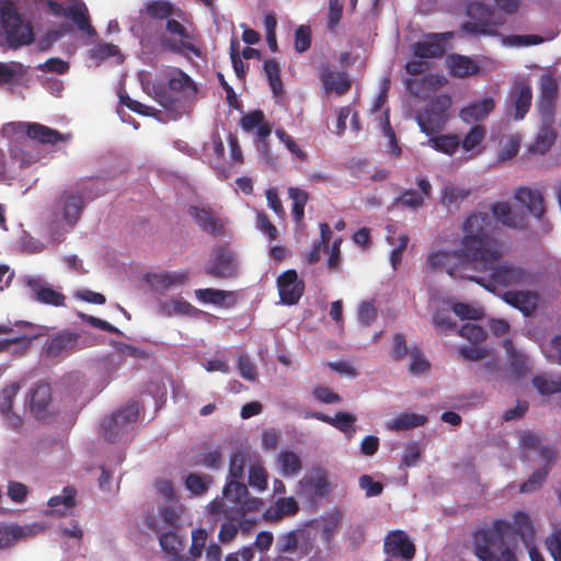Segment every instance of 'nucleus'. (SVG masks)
<instances>
[{
	"mask_svg": "<svg viewBox=\"0 0 561 561\" xmlns=\"http://www.w3.org/2000/svg\"><path fill=\"white\" fill-rule=\"evenodd\" d=\"M462 231L459 250L432 252L427 265L432 270H444L451 277L473 280L478 276L468 272L479 271L480 264L489 267L501 255V240L494 236V220L486 213L471 214L465 220Z\"/></svg>",
	"mask_w": 561,
	"mask_h": 561,
	"instance_id": "1",
	"label": "nucleus"
},
{
	"mask_svg": "<svg viewBox=\"0 0 561 561\" xmlns=\"http://www.w3.org/2000/svg\"><path fill=\"white\" fill-rule=\"evenodd\" d=\"M513 535L512 527L502 519L478 529L473 535L474 554L480 561H516L510 542Z\"/></svg>",
	"mask_w": 561,
	"mask_h": 561,
	"instance_id": "2",
	"label": "nucleus"
},
{
	"mask_svg": "<svg viewBox=\"0 0 561 561\" xmlns=\"http://www.w3.org/2000/svg\"><path fill=\"white\" fill-rule=\"evenodd\" d=\"M502 256L503 243L501 242V255L494 259L489 267H483L482 264L479 266V272L488 275L478 276L473 282L490 293H495L499 287L525 286L535 283L534 275L527 268L507 261L500 263Z\"/></svg>",
	"mask_w": 561,
	"mask_h": 561,
	"instance_id": "3",
	"label": "nucleus"
},
{
	"mask_svg": "<svg viewBox=\"0 0 561 561\" xmlns=\"http://www.w3.org/2000/svg\"><path fill=\"white\" fill-rule=\"evenodd\" d=\"M262 506V500L249 497L244 483L228 481L222 490L221 500L213 499V515L224 513L231 520H240L247 513L256 512Z\"/></svg>",
	"mask_w": 561,
	"mask_h": 561,
	"instance_id": "4",
	"label": "nucleus"
},
{
	"mask_svg": "<svg viewBox=\"0 0 561 561\" xmlns=\"http://www.w3.org/2000/svg\"><path fill=\"white\" fill-rule=\"evenodd\" d=\"M2 33L0 46L16 49L33 43L34 34L31 23L24 22L12 2L0 7Z\"/></svg>",
	"mask_w": 561,
	"mask_h": 561,
	"instance_id": "5",
	"label": "nucleus"
},
{
	"mask_svg": "<svg viewBox=\"0 0 561 561\" xmlns=\"http://www.w3.org/2000/svg\"><path fill=\"white\" fill-rule=\"evenodd\" d=\"M168 87L170 91L161 93L159 102L174 119L186 112L187 99L195 94L196 88L193 80L178 68L170 71Z\"/></svg>",
	"mask_w": 561,
	"mask_h": 561,
	"instance_id": "6",
	"label": "nucleus"
},
{
	"mask_svg": "<svg viewBox=\"0 0 561 561\" xmlns=\"http://www.w3.org/2000/svg\"><path fill=\"white\" fill-rule=\"evenodd\" d=\"M451 104L449 94H439L431 99L415 115L421 131L432 136L443 130L449 119Z\"/></svg>",
	"mask_w": 561,
	"mask_h": 561,
	"instance_id": "7",
	"label": "nucleus"
},
{
	"mask_svg": "<svg viewBox=\"0 0 561 561\" xmlns=\"http://www.w3.org/2000/svg\"><path fill=\"white\" fill-rule=\"evenodd\" d=\"M98 194H92L87 182H78L61 192L56 199V207L61 210L66 222L73 226L79 220L87 201L93 199Z\"/></svg>",
	"mask_w": 561,
	"mask_h": 561,
	"instance_id": "8",
	"label": "nucleus"
},
{
	"mask_svg": "<svg viewBox=\"0 0 561 561\" xmlns=\"http://www.w3.org/2000/svg\"><path fill=\"white\" fill-rule=\"evenodd\" d=\"M165 33L167 36L161 39L163 47L184 56H201V50L195 45L193 36L174 16L165 22Z\"/></svg>",
	"mask_w": 561,
	"mask_h": 561,
	"instance_id": "9",
	"label": "nucleus"
},
{
	"mask_svg": "<svg viewBox=\"0 0 561 561\" xmlns=\"http://www.w3.org/2000/svg\"><path fill=\"white\" fill-rule=\"evenodd\" d=\"M139 415V408L136 402L128 403L117 410L103 422L104 436L107 442L114 443L121 439L133 428Z\"/></svg>",
	"mask_w": 561,
	"mask_h": 561,
	"instance_id": "10",
	"label": "nucleus"
},
{
	"mask_svg": "<svg viewBox=\"0 0 561 561\" xmlns=\"http://www.w3.org/2000/svg\"><path fill=\"white\" fill-rule=\"evenodd\" d=\"M25 404L34 419L47 422L54 417L56 411L53 404V394L49 383L39 381L27 392Z\"/></svg>",
	"mask_w": 561,
	"mask_h": 561,
	"instance_id": "11",
	"label": "nucleus"
},
{
	"mask_svg": "<svg viewBox=\"0 0 561 561\" xmlns=\"http://www.w3.org/2000/svg\"><path fill=\"white\" fill-rule=\"evenodd\" d=\"M331 492L328 472L322 468H313L298 482L297 493L308 499H323Z\"/></svg>",
	"mask_w": 561,
	"mask_h": 561,
	"instance_id": "12",
	"label": "nucleus"
},
{
	"mask_svg": "<svg viewBox=\"0 0 561 561\" xmlns=\"http://www.w3.org/2000/svg\"><path fill=\"white\" fill-rule=\"evenodd\" d=\"M539 99L538 112L541 119L547 123L553 122L554 104L559 92V84L557 79L550 73L546 72L539 79Z\"/></svg>",
	"mask_w": 561,
	"mask_h": 561,
	"instance_id": "13",
	"label": "nucleus"
},
{
	"mask_svg": "<svg viewBox=\"0 0 561 561\" xmlns=\"http://www.w3.org/2000/svg\"><path fill=\"white\" fill-rule=\"evenodd\" d=\"M280 302L287 306L298 304L305 293V282L294 268L283 272L276 279Z\"/></svg>",
	"mask_w": 561,
	"mask_h": 561,
	"instance_id": "14",
	"label": "nucleus"
},
{
	"mask_svg": "<svg viewBox=\"0 0 561 561\" xmlns=\"http://www.w3.org/2000/svg\"><path fill=\"white\" fill-rule=\"evenodd\" d=\"M453 37V32L427 33L424 35V41L412 44L411 51L420 59L440 58L445 54L444 42Z\"/></svg>",
	"mask_w": 561,
	"mask_h": 561,
	"instance_id": "15",
	"label": "nucleus"
},
{
	"mask_svg": "<svg viewBox=\"0 0 561 561\" xmlns=\"http://www.w3.org/2000/svg\"><path fill=\"white\" fill-rule=\"evenodd\" d=\"M415 551V545L403 530H391L385 538L383 552L390 558L411 561Z\"/></svg>",
	"mask_w": 561,
	"mask_h": 561,
	"instance_id": "16",
	"label": "nucleus"
},
{
	"mask_svg": "<svg viewBox=\"0 0 561 561\" xmlns=\"http://www.w3.org/2000/svg\"><path fill=\"white\" fill-rule=\"evenodd\" d=\"M531 100L533 91L529 82L525 79L516 81L507 98L508 110L514 119L519 121L525 117L530 108Z\"/></svg>",
	"mask_w": 561,
	"mask_h": 561,
	"instance_id": "17",
	"label": "nucleus"
},
{
	"mask_svg": "<svg viewBox=\"0 0 561 561\" xmlns=\"http://www.w3.org/2000/svg\"><path fill=\"white\" fill-rule=\"evenodd\" d=\"M78 344V334L61 332L48 339L43 347V354L49 359H59L73 352Z\"/></svg>",
	"mask_w": 561,
	"mask_h": 561,
	"instance_id": "18",
	"label": "nucleus"
},
{
	"mask_svg": "<svg viewBox=\"0 0 561 561\" xmlns=\"http://www.w3.org/2000/svg\"><path fill=\"white\" fill-rule=\"evenodd\" d=\"M502 299L524 316H530L537 310L539 294L534 290H508L502 295Z\"/></svg>",
	"mask_w": 561,
	"mask_h": 561,
	"instance_id": "19",
	"label": "nucleus"
},
{
	"mask_svg": "<svg viewBox=\"0 0 561 561\" xmlns=\"http://www.w3.org/2000/svg\"><path fill=\"white\" fill-rule=\"evenodd\" d=\"M540 458L543 460V467L537 469L533 472L527 481L522 483L520 492L522 493H531L538 490L542 483L545 482L551 467L553 460L556 458V450L553 447H541L540 448Z\"/></svg>",
	"mask_w": 561,
	"mask_h": 561,
	"instance_id": "20",
	"label": "nucleus"
},
{
	"mask_svg": "<svg viewBox=\"0 0 561 561\" xmlns=\"http://www.w3.org/2000/svg\"><path fill=\"white\" fill-rule=\"evenodd\" d=\"M307 416L330 424L342 432L347 439H352L356 433V417L348 412H337L334 416L327 415L322 412H310Z\"/></svg>",
	"mask_w": 561,
	"mask_h": 561,
	"instance_id": "21",
	"label": "nucleus"
},
{
	"mask_svg": "<svg viewBox=\"0 0 561 561\" xmlns=\"http://www.w3.org/2000/svg\"><path fill=\"white\" fill-rule=\"evenodd\" d=\"M23 126L26 136L42 145H55L58 141H67L70 137L39 123H24Z\"/></svg>",
	"mask_w": 561,
	"mask_h": 561,
	"instance_id": "22",
	"label": "nucleus"
},
{
	"mask_svg": "<svg viewBox=\"0 0 561 561\" xmlns=\"http://www.w3.org/2000/svg\"><path fill=\"white\" fill-rule=\"evenodd\" d=\"M515 199L525 206L534 217H543L546 206L543 195L539 190L520 186L515 192Z\"/></svg>",
	"mask_w": 561,
	"mask_h": 561,
	"instance_id": "23",
	"label": "nucleus"
},
{
	"mask_svg": "<svg viewBox=\"0 0 561 561\" xmlns=\"http://www.w3.org/2000/svg\"><path fill=\"white\" fill-rule=\"evenodd\" d=\"M238 274V265L236 263L234 253L228 248H219L216 250L213 260V276L220 278H232Z\"/></svg>",
	"mask_w": 561,
	"mask_h": 561,
	"instance_id": "24",
	"label": "nucleus"
},
{
	"mask_svg": "<svg viewBox=\"0 0 561 561\" xmlns=\"http://www.w3.org/2000/svg\"><path fill=\"white\" fill-rule=\"evenodd\" d=\"M27 286L32 290L36 301L54 307L65 306L66 296L44 284L42 279L31 278L27 280Z\"/></svg>",
	"mask_w": 561,
	"mask_h": 561,
	"instance_id": "25",
	"label": "nucleus"
},
{
	"mask_svg": "<svg viewBox=\"0 0 561 561\" xmlns=\"http://www.w3.org/2000/svg\"><path fill=\"white\" fill-rule=\"evenodd\" d=\"M493 217L502 225L512 229H525L527 227V219L524 214H517L512 210V207L506 202H497L491 207Z\"/></svg>",
	"mask_w": 561,
	"mask_h": 561,
	"instance_id": "26",
	"label": "nucleus"
},
{
	"mask_svg": "<svg viewBox=\"0 0 561 561\" xmlns=\"http://www.w3.org/2000/svg\"><path fill=\"white\" fill-rule=\"evenodd\" d=\"M495 107L493 98H484L479 101L471 102L468 106L459 112V117L466 124H471L484 119Z\"/></svg>",
	"mask_w": 561,
	"mask_h": 561,
	"instance_id": "27",
	"label": "nucleus"
},
{
	"mask_svg": "<svg viewBox=\"0 0 561 561\" xmlns=\"http://www.w3.org/2000/svg\"><path fill=\"white\" fill-rule=\"evenodd\" d=\"M446 65L451 77L467 78L477 75L480 67L468 56L450 54L446 58Z\"/></svg>",
	"mask_w": 561,
	"mask_h": 561,
	"instance_id": "28",
	"label": "nucleus"
},
{
	"mask_svg": "<svg viewBox=\"0 0 561 561\" xmlns=\"http://www.w3.org/2000/svg\"><path fill=\"white\" fill-rule=\"evenodd\" d=\"M468 14L473 18L480 15V18L478 22H465L462 24L463 31L471 34H491L488 23L491 12L485 4L479 2L471 3L468 7Z\"/></svg>",
	"mask_w": 561,
	"mask_h": 561,
	"instance_id": "29",
	"label": "nucleus"
},
{
	"mask_svg": "<svg viewBox=\"0 0 561 561\" xmlns=\"http://www.w3.org/2000/svg\"><path fill=\"white\" fill-rule=\"evenodd\" d=\"M321 82L325 93L335 92L343 95L351 89V80L344 72H333L330 68H324L320 73Z\"/></svg>",
	"mask_w": 561,
	"mask_h": 561,
	"instance_id": "30",
	"label": "nucleus"
},
{
	"mask_svg": "<svg viewBox=\"0 0 561 561\" xmlns=\"http://www.w3.org/2000/svg\"><path fill=\"white\" fill-rule=\"evenodd\" d=\"M190 279L187 271L154 273L148 276V283L154 289H169L173 286L184 285Z\"/></svg>",
	"mask_w": 561,
	"mask_h": 561,
	"instance_id": "31",
	"label": "nucleus"
},
{
	"mask_svg": "<svg viewBox=\"0 0 561 561\" xmlns=\"http://www.w3.org/2000/svg\"><path fill=\"white\" fill-rule=\"evenodd\" d=\"M298 511V503L293 496L279 497L273 506H270L264 512V517L267 520L277 522L284 516H293L297 514Z\"/></svg>",
	"mask_w": 561,
	"mask_h": 561,
	"instance_id": "32",
	"label": "nucleus"
},
{
	"mask_svg": "<svg viewBox=\"0 0 561 561\" xmlns=\"http://www.w3.org/2000/svg\"><path fill=\"white\" fill-rule=\"evenodd\" d=\"M67 18H70L76 26L89 36H94L96 34L95 28L90 23L88 8L84 2L78 1L69 5L67 10Z\"/></svg>",
	"mask_w": 561,
	"mask_h": 561,
	"instance_id": "33",
	"label": "nucleus"
},
{
	"mask_svg": "<svg viewBox=\"0 0 561 561\" xmlns=\"http://www.w3.org/2000/svg\"><path fill=\"white\" fill-rule=\"evenodd\" d=\"M77 490L73 486H65L62 494L51 496L48 500V506L51 508L53 515H65L68 510L77 505Z\"/></svg>",
	"mask_w": 561,
	"mask_h": 561,
	"instance_id": "34",
	"label": "nucleus"
},
{
	"mask_svg": "<svg viewBox=\"0 0 561 561\" xmlns=\"http://www.w3.org/2000/svg\"><path fill=\"white\" fill-rule=\"evenodd\" d=\"M440 85H443V78L434 73L423 75L420 79H411L408 81V88L411 93L416 96L425 95Z\"/></svg>",
	"mask_w": 561,
	"mask_h": 561,
	"instance_id": "35",
	"label": "nucleus"
},
{
	"mask_svg": "<svg viewBox=\"0 0 561 561\" xmlns=\"http://www.w3.org/2000/svg\"><path fill=\"white\" fill-rule=\"evenodd\" d=\"M513 529V538L510 539L512 551H514L516 547V538L520 537L523 540H526L527 537H531L534 535V527L528 514L524 512H516L514 514V523L511 524L506 522Z\"/></svg>",
	"mask_w": 561,
	"mask_h": 561,
	"instance_id": "36",
	"label": "nucleus"
},
{
	"mask_svg": "<svg viewBox=\"0 0 561 561\" xmlns=\"http://www.w3.org/2000/svg\"><path fill=\"white\" fill-rule=\"evenodd\" d=\"M557 133L552 127V123H547L542 119V127L540 128L535 141L530 146L531 153L545 154L554 144Z\"/></svg>",
	"mask_w": 561,
	"mask_h": 561,
	"instance_id": "37",
	"label": "nucleus"
},
{
	"mask_svg": "<svg viewBox=\"0 0 561 561\" xmlns=\"http://www.w3.org/2000/svg\"><path fill=\"white\" fill-rule=\"evenodd\" d=\"M533 386L541 396H551L561 392V376L553 374H538L533 378Z\"/></svg>",
	"mask_w": 561,
	"mask_h": 561,
	"instance_id": "38",
	"label": "nucleus"
},
{
	"mask_svg": "<svg viewBox=\"0 0 561 561\" xmlns=\"http://www.w3.org/2000/svg\"><path fill=\"white\" fill-rule=\"evenodd\" d=\"M160 515L162 517V522L164 527H159V523L156 520V517L148 516L146 518V525L152 529L154 533L160 534L165 529L175 528L180 518V513L174 506H165L160 510Z\"/></svg>",
	"mask_w": 561,
	"mask_h": 561,
	"instance_id": "39",
	"label": "nucleus"
},
{
	"mask_svg": "<svg viewBox=\"0 0 561 561\" xmlns=\"http://www.w3.org/2000/svg\"><path fill=\"white\" fill-rule=\"evenodd\" d=\"M27 75V67L19 61H0V85L18 83Z\"/></svg>",
	"mask_w": 561,
	"mask_h": 561,
	"instance_id": "40",
	"label": "nucleus"
},
{
	"mask_svg": "<svg viewBox=\"0 0 561 561\" xmlns=\"http://www.w3.org/2000/svg\"><path fill=\"white\" fill-rule=\"evenodd\" d=\"M160 311L168 317L173 316H196L201 312L197 308L192 306L183 298H174L170 301H164L160 305Z\"/></svg>",
	"mask_w": 561,
	"mask_h": 561,
	"instance_id": "41",
	"label": "nucleus"
},
{
	"mask_svg": "<svg viewBox=\"0 0 561 561\" xmlns=\"http://www.w3.org/2000/svg\"><path fill=\"white\" fill-rule=\"evenodd\" d=\"M427 146L433 148L434 150L451 156L454 154L459 146L460 139L455 134L447 135H432V137L427 140Z\"/></svg>",
	"mask_w": 561,
	"mask_h": 561,
	"instance_id": "42",
	"label": "nucleus"
},
{
	"mask_svg": "<svg viewBox=\"0 0 561 561\" xmlns=\"http://www.w3.org/2000/svg\"><path fill=\"white\" fill-rule=\"evenodd\" d=\"M426 422L427 417L423 414L401 413L389 422L388 428L392 431H407L423 426Z\"/></svg>",
	"mask_w": 561,
	"mask_h": 561,
	"instance_id": "43",
	"label": "nucleus"
},
{
	"mask_svg": "<svg viewBox=\"0 0 561 561\" xmlns=\"http://www.w3.org/2000/svg\"><path fill=\"white\" fill-rule=\"evenodd\" d=\"M159 542L162 550L169 556L170 560L174 559L184 549V541L176 531L168 529L159 536Z\"/></svg>",
	"mask_w": 561,
	"mask_h": 561,
	"instance_id": "44",
	"label": "nucleus"
},
{
	"mask_svg": "<svg viewBox=\"0 0 561 561\" xmlns=\"http://www.w3.org/2000/svg\"><path fill=\"white\" fill-rule=\"evenodd\" d=\"M263 71L268 80L271 90L274 95L280 96L284 93V90L280 79L279 64L274 58L267 59L264 61Z\"/></svg>",
	"mask_w": 561,
	"mask_h": 561,
	"instance_id": "45",
	"label": "nucleus"
},
{
	"mask_svg": "<svg viewBox=\"0 0 561 561\" xmlns=\"http://www.w3.org/2000/svg\"><path fill=\"white\" fill-rule=\"evenodd\" d=\"M277 461L280 466L282 473L285 477L295 476L302 468L301 459L294 451H280Z\"/></svg>",
	"mask_w": 561,
	"mask_h": 561,
	"instance_id": "46",
	"label": "nucleus"
},
{
	"mask_svg": "<svg viewBox=\"0 0 561 561\" xmlns=\"http://www.w3.org/2000/svg\"><path fill=\"white\" fill-rule=\"evenodd\" d=\"M288 195L293 201V218L297 224H299L305 216V207L308 201V194L298 187H289Z\"/></svg>",
	"mask_w": 561,
	"mask_h": 561,
	"instance_id": "47",
	"label": "nucleus"
},
{
	"mask_svg": "<svg viewBox=\"0 0 561 561\" xmlns=\"http://www.w3.org/2000/svg\"><path fill=\"white\" fill-rule=\"evenodd\" d=\"M470 195V190L458 187L454 184L445 185L442 192L440 202L443 205L450 207L463 202Z\"/></svg>",
	"mask_w": 561,
	"mask_h": 561,
	"instance_id": "48",
	"label": "nucleus"
},
{
	"mask_svg": "<svg viewBox=\"0 0 561 561\" xmlns=\"http://www.w3.org/2000/svg\"><path fill=\"white\" fill-rule=\"evenodd\" d=\"M267 480L268 474L261 460L250 466L248 482L251 486L256 488L259 491H264L267 488Z\"/></svg>",
	"mask_w": 561,
	"mask_h": 561,
	"instance_id": "49",
	"label": "nucleus"
},
{
	"mask_svg": "<svg viewBox=\"0 0 561 561\" xmlns=\"http://www.w3.org/2000/svg\"><path fill=\"white\" fill-rule=\"evenodd\" d=\"M146 13L148 16L157 20H169L171 16H175V10L173 5L167 1L156 0L147 4Z\"/></svg>",
	"mask_w": 561,
	"mask_h": 561,
	"instance_id": "50",
	"label": "nucleus"
},
{
	"mask_svg": "<svg viewBox=\"0 0 561 561\" xmlns=\"http://www.w3.org/2000/svg\"><path fill=\"white\" fill-rule=\"evenodd\" d=\"M486 128L483 125H474L470 128V130L466 134L462 141H460V146L465 151H471L476 149L485 138Z\"/></svg>",
	"mask_w": 561,
	"mask_h": 561,
	"instance_id": "51",
	"label": "nucleus"
},
{
	"mask_svg": "<svg viewBox=\"0 0 561 561\" xmlns=\"http://www.w3.org/2000/svg\"><path fill=\"white\" fill-rule=\"evenodd\" d=\"M30 530L22 526H11L0 534V549H5L28 535Z\"/></svg>",
	"mask_w": 561,
	"mask_h": 561,
	"instance_id": "52",
	"label": "nucleus"
},
{
	"mask_svg": "<svg viewBox=\"0 0 561 561\" xmlns=\"http://www.w3.org/2000/svg\"><path fill=\"white\" fill-rule=\"evenodd\" d=\"M239 299V293L236 290H221L213 288V306L221 308H232Z\"/></svg>",
	"mask_w": 561,
	"mask_h": 561,
	"instance_id": "53",
	"label": "nucleus"
},
{
	"mask_svg": "<svg viewBox=\"0 0 561 561\" xmlns=\"http://www.w3.org/2000/svg\"><path fill=\"white\" fill-rule=\"evenodd\" d=\"M20 391V385L10 383L0 391V414L13 410L14 400Z\"/></svg>",
	"mask_w": 561,
	"mask_h": 561,
	"instance_id": "54",
	"label": "nucleus"
},
{
	"mask_svg": "<svg viewBox=\"0 0 561 561\" xmlns=\"http://www.w3.org/2000/svg\"><path fill=\"white\" fill-rule=\"evenodd\" d=\"M458 334L461 337L467 339L472 344L481 343L486 337L485 330L481 325H478L476 323H466V324H463L458 330Z\"/></svg>",
	"mask_w": 561,
	"mask_h": 561,
	"instance_id": "55",
	"label": "nucleus"
},
{
	"mask_svg": "<svg viewBox=\"0 0 561 561\" xmlns=\"http://www.w3.org/2000/svg\"><path fill=\"white\" fill-rule=\"evenodd\" d=\"M511 371L517 377H523L528 371L529 359L516 350L510 351Z\"/></svg>",
	"mask_w": 561,
	"mask_h": 561,
	"instance_id": "56",
	"label": "nucleus"
},
{
	"mask_svg": "<svg viewBox=\"0 0 561 561\" xmlns=\"http://www.w3.org/2000/svg\"><path fill=\"white\" fill-rule=\"evenodd\" d=\"M311 46V28L308 25H300L295 31V50L299 54L307 51Z\"/></svg>",
	"mask_w": 561,
	"mask_h": 561,
	"instance_id": "57",
	"label": "nucleus"
},
{
	"mask_svg": "<svg viewBox=\"0 0 561 561\" xmlns=\"http://www.w3.org/2000/svg\"><path fill=\"white\" fill-rule=\"evenodd\" d=\"M277 138L280 142H283L290 153L296 156L300 161H306L308 156L307 153L297 145V142L289 136L284 129L278 128L275 131Z\"/></svg>",
	"mask_w": 561,
	"mask_h": 561,
	"instance_id": "58",
	"label": "nucleus"
},
{
	"mask_svg": "<svg viewBox=\"0 0 561 561\" xmlns=\"http://www.w3.org/2000/svg\"><path fill=\"white\" fill-rule=\"evenodd\" d=\"M378 311L371 301H363L357 310V319L364 327H369L377 318Z\"/></svg>",
	"mask_w": 561,
	"mask_h": 561,
	"instance_id": "59",
	"label": "nucleus"
},
{
	"mask_svg": "<svg viewBox=\"0 0 561 561\" xmlns=\"http://www.w3.org/2000/svg\"><path fill=\"white\" fill-rule=\"evenodd\" d=\"M394 204L417 208L424 204V197L421 193L414 190H405L399 197L396 198Z\"/></svg>",
	"mask_w": 561,
	"mask_h": 561,
	"instance_id": "60",
	"label": "nucleus"
},
{
	"mask_svg": "<svg viewBox=\"0 0 561 561\" xmlns=\"http://www.w3.org/2000/svg\"><path fill=\"white\" fill-rule=\"evenodd\" d=\"M245 457L241 453H234L230 457L229 478L230 481H239L243 477Z\"/></svg>",
	"mask_w": 561,
	"mask_h": 561,
	"instance_id": "61",
	"label": "nucleus"
},
{
	"mask_svg": "<svg viewBox=\"0 0 561 561\" xmlns=\"http://www.w3.org/2000/svg\"><path fill=\"white\" fill-rule=\"evenodd\" d=\"M265 119L264 113L261 110H254L242 116L240 125L242 129L250 133L257 128Z\"/></svg>",
	"mask_w": 561,
	"mask_h": 561,
	"instance_id": "62",
	"label": "nucleus"
},
{
	"mask_svg": "<svg viewBox=\"0 0 561 561\" xmlns=\"http://www.w3.org/2000/svg\"><path fill=\"white\" fill-rule=\"evenodd\" d=\"M207 531L203 528H198L193 530L192 533V545L190 548L191 556L195 558H199L205 550V542L207 539Z\"/></svg>",
	"mask_w": 561,
	"mask_h": 561,
	"instance_id": "63",
	"label": "nucleus"
},
{
	"mask_svg": "<svg viewBox=\"0 0 561 561\" xmlns=\"http://www.w3.org/2000/svg\"><path fill=\"white\" fill-rule=\"evenodd\" d=\"M411 363L409 370L411 374L417 375L426 371L430 368V363L424 358L422 352L414 347L410 351Z\"/></svg>",
	"mask_w": 561,
	"mask_h": 561,
	"instance_id": "64",
	"label": "nucleus"
}]
</instances>
